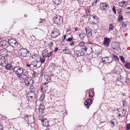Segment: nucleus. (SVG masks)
<instances>
[{
	"label": "nucleus",
	"instance_id": "50",
	"mask_svg": "<svg viewBox=\"0 0 130 130\" xmlns=\"http://www.w3.org/2000/svg\"><path fill=\"white\" fill-rule=\"evenodd\" d=\"M48 46L50 48H52V46L53 45V43L52 42H50L48 44Z\"/></svg>",
	"mask_w": 130,
	"mask_h": 130
},
{
	"label": "nucleus",
	"instance_id": "1",
	"mask_svg": "<svg viewBox=\"0 0 130 130\" xmlns=\"http://www.w3.org/2000/svg\"><path fill=\"white\" fill-rule=\"evenodd\" d=\"M8 46L9 48L11 47L12 48L17 47L18 45V43L14 39L11 38L9 39L8 41Z\"/></svg>",
	"mask_w": 130,
	"mask_h": 130
},
{
	"label": "nucleus",
	"instance_id": "15",
	"mask_svg": "<svg viewBox=\"0 0 130 130\" xmlns=\"http://www.w3.org/2000/svg\"><path fill=\"white\" fill-rule=\"evenodd\" d=\"M44 78L46 80V82H47V83H49L52 81L50 75H47L45 74L44 75Z\"/></svg>",
	"mask_w": 130,
	"mask_h": 130
},
{
	"label": "nucleus",
	"instance_id": "39",
	"mask_svg": "<svg viewBox=\"0 0 130 130\" xmlns=\"http://www.w3.org/2000/svg\"><path fill=\"white\" fill-rule=\"evenodd\" d=\"M92 16L93 18L95 20V21H97L98 22V17L94 15H92Z\"/></svg>",
	"mask_w": 130,
	"mask_h": 130
},
{
	"label": "nucleus",
	"instance_id": "35",
	"mask_svg": "<svg viewBox=\"0 0 130 130\" xmlns=\"http://www.w3.org/2000/svg\"><path fill=\"white\" fill-rule=\"evenodd\" d=\"M45 59L44 58H42V57H40V60L41 64H43L44 63Z\"/></svg>",
	"mask_w": 130,
	"mask_h": 130
},
{
	"label": "nucleus",
	"instance_id": "52",
	"mask_svg": "<svg viewBox=\"0 0 130 130\" xmlns=\"http://www.w3.org/2000/svg\"><path fill=\"white\" fill-rule=\"evenodd\" d=\"M53 53V51H51L49 53L48 52L47 55V57L48 58L50 57V56Z\"/></svg>",
	"mask_w": 130,
	"mask_h": 130
},
{
	"label": "nucleus",
	"instance_id": "61",
	"mask_svg": "<svg viewBox=\"0 0 130 130\" xmlns=\"http://www.w3.org/2000/svg\"><path fill=\"white\" fill-rule=\"evenodd\" d=\"M92 33H88L87 34V36L89 37H91L92 36Z\"/></svg>",
	"mask_w": 130,
	"mask_h": 130
},
{
	"label": "nucleus",
	"instance_id": "22",
	"mask_svg": "<svg viewBox=\"0 0 130 130\" xmlns=\"http://www.w3.org/2000/svg\"><path fill=\"white\" fill-rule=\"evenodd\" d=\"M60 35V33H59L58 34L57 33H51V37L53 38H55Z\"/></svg>",
	"mask_w": 130,
	"mask_h": 130
},
{
	"label": "nucleus",
	"instance_id": "38",
	"mask_svg": "<svg viewBox=\"0 0 130 130\" xmlns=\"http://www.w3.org/2000/svg\"><path fill=\"white\" fill-rule=\"evenodd\" d=\"M34 55H32V56L31 57L34 60L36 59L37 58V54L35 53H34Z\"/></svg>",
	"mask_w": 130,
	"mask_h": 130
},
{
	"label": "nucleus",
	"instance_id": "28",
	"mask_svg": "<svg viewBox=\"0 0 130 130\" xmlns=\"http://www.w3.org/2000/svg\"><path fill=\"white\" fill-rule=\"evenodd\" d=\"M28 77L27 75L24 74H23L21 80L22 81H23L24 82L25 81V80H26Z\"/></svg>",
	"mask_w": 130,
	"mask_h": 130
},
{
	"label": "nucleus",
	"instance_id": "3",
	"mask_svg": "<svg viewBox=\"0 0 130 130\" xmlns=\"http://www.w3.org/2000/svg\"><path fill=\"white\" fill-rule=\"evenodd\" d=\"M102 63L104 64L108 63L109 64L112 62L113 60L112 57L106 56V57H102L101 59Z\"/></svg>",
	"mask_w": 130,
	"mask_h": 130
},
{
	"label": "nucleus",
	"instance_id": "64",
	"mask_svg": "<svg viewBox=\"0 0 130 130\" xmlns=\"http://www.w3.org/2000/svg\"><path fill=\"white\" fill-rule=\"evenodd\" d=\"M58 47H56L55 49L54 50V52H56L58 50Z\"/></svg>",
	"mask_w": 130,
	"mask_h": 130
},
{
	"label": "nucleus",
	"instance_id": "14",
	"mask_svg": "<svg viewBox=\"0 0 130 130\" xmlns=\"http://www.w3.org/2000/svg\"><path fill=\"white\" fill-rule=\"evenodd\" d=\"M104 41L103 44L105 46L108 47L109 46L110 39L107 37L104 38Z\"/></svg>",
	"mask_w": 130,
	"mask_h": 130
},
{
	"label": "nucleus",
	"instance_id": "42",
	"mask_svg": "<svg viewBox=\"0 0 130 130\" xmlns=\"http://www.w3.org/2000/svg\"><path fill=\"white\" fill-rule=\"evenodd\" d=\"M93 21L94 22L91 21H90L89 22L90 24L93 25L94 24H96L98 23L97 21H95V20H94Z\"/></svg>",
	"mask_w": 130,
	"mask_h": 130
},
{
	"label": "nucleus",
	"instance_id": "43",
	"mask_svg": "<svg viewBox=\"0 0 130 130\" xmlns=\"http://www.w3.org/2000/svg\"><path fill=\"white\" fill-rule=\"evenodd\" d=\"M85 30L86 31V32H91V31H90V28L88 27H87L85 28Z\"/></svg>",
	"mask_w": 130,
	"mask_h": 130
},
{
	"label": "nucleus",
	"instance_id": "40",
	"mask_svg": "<svg viewBox=\"0 0 130 130\" xmlns=\"http://www.w3.org/2000/svg\"><path fill=\"white\" fill-rule=\"evenodd\" d=\"M38 110L39 112L41 114H42V113H44L43 111L44 110V109L38 108Z\"/></svg>",
	"mask_w": 130,
	"mask_h": 130
},
{
	"label": "nucleus",
	"instance_id": "10",
	"mask_svg": "<svg viewBox=\"0 0 130 130\" xmlns=\"http://www.w3.org/2000/svg\"><path fill=\"white\" fill-rule=\"evenodd\" d=\"M48 83H45L41 86V91L42 92H44L47 90L48 87Z\"/></svg>",
	"mask_w": 130,
	"mask_h": 130
},
{
	"label": "nucleus",
	"instance_id": "17",
	"mask_svg": "<svg viewBox=\"0 0 130 130\" xmlns=\"http://www.w3.org/2000/svg\"><path fill=\"white\" fill-rule=\"evenodd\" d=\"M27 94L29 96H34V97L36 98L37 97V95L36 93L34 91H30L27 93Z\"/></svg>",
	"mask_w": 130,
	"mask_h": 130
},
{
	"label": "nucleus",
	"instance_id": "60",
	"mask_svg": "<svg viewBox=\"0 0 130 130\" xmlns=\"http://www.w3.org/2000/svg\"><path fill=\"white\" fill-rule=\"evenodd\" d=\"M110 123H111L112 127H113L115 125V123L114 122L112 121H110Z\"/></svg>",
	"mask_w": 130,
	"mask_h": 130
},
{
	"label": "nucleus",
	"instance_id": "6",
	"mask_svg": "<svg viewBox=\"0 0 130 130\" xmlns=\"http://www.w3.org/2000/svg\"><path fill=\"white\" fill-rule=\"evenodd\" d=\"M8 44V41H7L6 40L0 39V45L4 47V48H9Z\"/></svg>",
	"mask_w": 130,
	"mask_h": 130
},
{
	"label": "nucleus",
	"instance_id": "19",
	"mask_svg": "<svg viewBox=\"0 0 130 130\" xmlns=\"http://www.w3.org/2000/svg\"><path fill=\"white\" fill-rule=\"evenodd\" d=\"M86 52L87 54L89 55L91 54L92 52V48L91 47L88 45L87 46L86 50Z\"/></svg>",
	"mask_w": 130,
	"mask_h": 130
},
{
	"label": "nucleus",
	"instance_id": "45",
	"mask_svg": "<svg viewBox=\"0 0 130 130\" xmlns=\"http://www.w3.org/2000/svg\"><path fill=\"white\" fill-rule=\"evenodd\" d=\"M91 13V11L90 10L86 11V13L87 16H90V14Z\"/></svg>",
	"mask_w": 130,
	"mask_h": 130
},
{
	"label": "nucleus",
	"instance_id": "63",
	"mask_svg": "<svg viewBox=\"0 0 130 130\" xmlns=\"http://www.w3.org/2000/svg\"><path fill=\"white\" fill-rule=\"evenodd\" d=\"M112 10L113 11H114L116 10V8L115 6H113V7L112 8Z\"/></svg>",
	"mask_w": 130,
	"mask_h": 130
},
{
	"label": "nucleus",
	"instance_id": "36",
	"mask_svg": "<svg viewBox=\"0 0 130 130\" xmlns=\"http://www.w3.org/2000/svg\"><path fill=\"white\" fill-rule=\"evenodd\" d=\"M119 58H120L121 61L123 63H124L125 62V59L122 56H119Z\"/></svg>",
	"mask_w": 130,
	"mask_h": 130
},
{
	"label": "nucleus",
	"instance_id": "62",
	"mask_svg": "<svg viewBox=\"0 0 130 130\" xmlns=\"http://www.w3.org/2000/svg\"><path fill=\"white\" fill-rule=\"evenodd\" d=\"M119 5L120 6H121L122 7H123V4H122V2H119Z\"/></svg>",
	"mask_w": 130,
	"mask_h": 130
},
{
	"label": "nucleus",
	"instance_id": "5",
	"mask_svg": "<svg viewBox=\"0 0 130 130\" xmlns=\"http://www.w3.org/2000/svg\"><path fill=\"white\" fill-rule=\"evenodd\" d=\"M33 80L32 79V78L30 77H28L27 78L24 82L25 85L27 86H29L31 85L33 83Z\"/></svg>",
	"mask_w": 130,
	"mask_h": 130
},
{
	"label": "nucleus",
	"instance_id": "21",
	"mask_svg": "<svg viewBox=\"0 0 130 130\" xmlns=\"http://www.w3.org/2000/svg\"><path fill=\"white\" fill-rule=\"evenodd\" d=\"M81 51H74V55H76L77 57L80 56H82Z\"/></svg>",
	"mask_w": 130,
	"mask_h": 130
},
{
	"label": "nucleus",
	"instance_id": "55",
	"mask_svg": "<svg viewBox=\"0 0 130 130\" xmlns=\"http://www.w3.org/2000/svg\"><path fill=\"white\" fill-rule=\"evenodd\" d=\"M122 25L123 26H124V27H126L127 25V23L126 22H122Z\"/></svg>",
	"mask_w": 130,
	"mask_h": 130
},
{
	"label": "nucleus",
	"instance_id": "2",
	"mask_svg": "<svg viewBox=\"0 0 130 130\" xmlns=\"http://www.w3.org/2000/svg\"><path fill=\"white\" fill-rule=\"evenodd\" d=\"M54 23L58 25H60L63 23L62 18L61 16L56 15L53 19Z\"/></svg>",
	"mask_w": 130,
	"mask_h": 130
},
{
	"label": "nucleus",
	"instance_id": "4",
	"mask_svg": "<svg viewBox=\"0 0 130 130\" xmlns=\"http://www.w3.org/2000/svg\"><path fill=\"white\" fill-rule=\"evenodd\" d=\"M19 52L20 53L21 56L23 57L27 56V54L29 53V51L26 48H22L19 49Z\"/></svg>",
	"mask_w": 130,
	"mask_h": 130
},
{
	"label": "nucleus",
	"instance_id": "25",
	"mask_svg": "<svg viewBox=\"0 0 130 130\" xmlns=\"http://www.w3.org/2000/svg\"><path fill=\"white\" fill-rule=\"evenodd\" d=\"M78 35L80 39L82 40L84 38L86 35L85 33H80Z\"/></svg>",
	"mask_w": 130,
	"mask_h": 130
},
{
	"label": "nucleus",
	"instance_id": "53",
	"mask_svg": "<svg viewBox=\"0 0 130 130\" xmlns=\"http://www.w3.org/2000/svg\"><path fill=\"white\" fill-rule=\"evenodd\" d=\"M84 45V43L83 42H80L78 46L80 47L83 46Z\"/></svg>",
	"mask_w": 130,
	"mask_h": 130
},
{
	"label": "nucleus",
	"instance_id": "57",
	"mask_svg": "<svg viewBox=\"0 0 130 130\" xmlns=\"http://www.w3.org/2000/svg\"><path fill=\"white\" fill-rule=\"evenodd\" d=\"M70 44L71 46H74V41H72L70 43Z\"/></svg>",
	"mask_w": 130,
	"mask_h": 130
},
{
	"label": "nucleus",
	"instance_id": "26",
	"mask_svg": "<svg viewBox=\"0 0 130 130\" xmlns=\"http://www.w3.org/2000/svg\"><path fill=\"white\" fill-rule=\"evenodd\" d=\"M53 1L55 5H58L61 3V0H53Z\"/></svg>",
	"mask_w": 130,
	"mask_h": 130
},
{
	"label": "nucleus",
	"instance_id": "41",
	"mask_svg": "<svg viewBox=\"0 0 130 130\" xmlns=\"http://www.w3.org/2000/svg\"><path fill=\"white\" fill-rule=\"evenodd\" d=\"M114 27L112 25V24H111L109 25V30L111 31L113 30Z\"/></svg>",
	"mask_w": 130,
	"mask_h": 130
},
{
	"label": "nucleus",
	"instance_id": "58",
	"mask_svg": "<svg viewBox=\"0 0 130 130\" xmlns=\"http://www.w3.org/2000/svg\"><path fill=\"white\" fill-rule=\"evenodd\" d=\"M122 2L123 6H126L127 4V3L126 1H122Z\"/></svg>",
	"mask_w": 130,
	"mask_h": 130
},
{
	"label": "nucleus",
	"instance_id": "51",
	"mask_svg": "<svg viewBox=\"0 0 130 130\" xmlns=\"http://www.w3.org/2000/svg\"><path fill=\"white\" fill-rule=\"evenodd\" d=\"M44 19L42 20V19H40L38 20V23H39L41 24L42 23V22H43L44 21Z\"/></svg>",
	"mask_w": 130,
	"mask_h": 130
},
{
	"label": "nucleus",
	"instance_id": "12",
	"mask_svg": "<svg viewBox=\"0 0 130 130\" xmlns=\"http://www.w3.org/2000/svg\"><path fill=\"white\" fill-rule=\"evenodd\" d=\"M92 103V101L91 99H88L85 101L84 105L86 107V108H88L89 107Z\"/></svg>",
	"mask_w": 130,
	"mask_h": 130
},
{
	"label": "nucleus",
	"instance_id": "13",
	"mask_svg": "<svg viewBox=\"0 0 130 130\" xmlns=\"http://www.w3.org/2000/svg\"><path fill=\"white\" fill-rule=\"evenodd\" d=\"M41 122L44 126L48 127L50 125H49V121L46 119H41Z\"/></svg>",
	"mask_w": 130,
	"mask_h": 130
},
{
	"label": "nucleus",
	"instance_id": "44",
	"mask_svg": "<svg viewBox=\"0 0 130 130\" xmlns=\"http://www.w3.org/2000/svg\"><path fill=\"white\" fill-rule=\"evenodd\" d=\"M123 106L124 107H126L127 105V103L126 101H125L123 102Z\"/></svg>",
	"mask_w": 130,
	"mask_h": 130
},
{
	"label": "nucleus",
	"instance_id": "37",
	"mask_svg": "<svg viewBox=\"0 0 130 130\" xmlns=\"http://www.w3.org/2000/svg\"><path fill=\"white\" fill-rule=\"evenodd\" d=\"M48 52V51L46 50H43L42 52V54L44 55H47Z\"/></svg>",
	"mask_w": 130,
	"mask_h": 130
},
{
	"label": "nucleus",
	"instance_id": "24",
	"mask_svg": "<svg viewBox=\"0 0 130 130\" xmlns=\"http://www.w3.org/2000/svg\"><path fill=\"white\" fill-rule=\"evenodd\" d=\"M19 67V66H15L12 68L13 72H14L16 75L17 74V72H18Z\"/></svg>",
	"mask_w": 130,
	"mask_h": 130
},
{
	"label": "nucleus",
	"instance_id": "9",
	"mask_svg": "<svg viewBox=\"0 0 130 130\" xmlns=\"http://www.w3.org/2000/svg\"><path fill=\"white\" fill-rule=\"evenodd\" d=\"M25 119L26 121H28L30 124H32L34 122V118L32 116H26L25 117Z\"/></svg>",
	"mask_w": 130,
	"mask_h": 130
},
{
	"label": "nucleus",
	"instance_id": "48",
	"mask_svg": "<svg viewBox=\"0 0 130 130\" xmlns=\"http://www.w3.org/2000/svg\"><path fill=\"white\" fill-rule=\"evenodd\" d=\"M86 47H87V46H85L84 48H82V50H81V51L82 52H86Z\"/></svg>",
	"mask_w": 130,
	"mask_h": 130
},
{
	"label": "nucleus",
	"instance_id": "11",
	"mask_svg": "<svg viewBox=\"0 0 130 130\" xmlns=\"http://www.w3.org/2000/svg\"><path fill=\"white\" fill-rule=\"evenodd\" d=\"M7 50L4 48L0 50V56L4 57L6 56L7 54Z\"/></svg>",
	"mask_w": 130,
	"mask_h": 130
},
{
	"label": "nucleus",
	"instance_id": "7",
	"mask_svg": "<svg viewBox=\"0 0 130 130\" xmlns=\"http://www.w3.org/2000/svg\"><path fill=\"white\" fill-rule=\"evenodd\" d=\"M111 47L113 49L119 51L120 50V45L118 43L114 42L112 43Z\"/></svg>",
	"mask_w": 130,
	"mask_h": 130
},
{
	"label": "nucleus",
	"instance_id": "33",
	"mask_svg": "<svg viewBox=\"0 0 130 130\" xmlns=\"http://www.w3.org/2000/svg\"><path fill=\"white\" fill-rule=\"evenodd\" d=\"M45 72V71L44 68H41V69L40 71V76H43L44 73Z\"/></svg>",
	"mask_w": 130,
	"mask_h": 130
},
{
	"label": "nucleus",
	"instance_id": "46",
	"mask_svg": "<svg viewBox=\"0 0 130 130\" xmlns=\"http://www.w3.org/2000/svg\"><path fill=\"white\" fill-rule=\"evenodd\" d=\"M126 128V130H129L130 129V123L128 124H127Z\"/></svg>",
	"mask_w": 130,
	"mask_h": 130
},
{
	"label": "nucleus",
	"instance_id": "27",
	"mask_svg": "<svg viewBox=\"0 0 130 130\" xmlns=\"http://www.w3.org/2000/svg\"><path fill=\"white\" fill-rule=\"evenodd\" d=\"M63 51L65 52L64 53L66 54H71V52L70 51H69V49H64L63 50Z\"/></svg>",
	"mask_w": 130,
	"mask_h": 130
},
{
	"label": "nucleus",
	"instance_id": "23",
	"mask_svg": "<svg viewBox=\"0 0 130 130\" xmlns=\"http://www.w3.org/2000/svg\"><path fill=\"white\" fill-rule=\"evenodd\" d=\"M124 19L123 17L122 14H119L118 18V21L120 22H121Z\"/></svg>",
	"mask_w": 130,
	"mask_h": 130
},
{
	"label": "nucleus",
	"instance_id": "32",
	"mask_svg": "<svg viewBox=\"0 0 130 130\" xmlns=\"http://www.w3.org/2000/svg\"><path fill=\"white\" fill-rule=\"evenodd\" d=\"M39 108L44 110L45 107L43 103L41 102V103L39 105Z\"/></svg>",
	"mask_w": 130,
	"mask_h": 130
},
{
	"label": "nucleus",
	"instance_id": "54",
	"mask_svg": "<svg viewBox=\"0 0 130 130\" xmlns=\"http://www.w3.org/2000/svg\"><path fill=\"white\" fill-rule=\"evenodd\" d=\"M40 66H39L37 67V64H36L34 65L33 66V67L35 69H38V68H39L40 67Z\"/></svg>",
	"mask_w": 130,
	"mask_h": 130
},
{
	"label": "nucleus",
	"instance_id": "18",
	"mask_svg": "<svg viewBox=\"0 0 130 130\" xmlns=\"http://www.w3.org/2000/svg\"><path fill=\"white\" fill-rule=\"evenodd\" d=\"M56 66V65L54 63H51L49 66V68L51 71H53L54 70V69H55Z\"/></svg>",
	"mask_w": 130,
	"mask_h": 130
},
{
	"label": "nucleus",
	"instance_id": "30",
	"mask_svg": "<svg viewBox=\"0 0 130 130\" xmlns=\"http://www.w3.org/2000/svg\"><path fill=\"white\" fill-rule=\"evenodd\" d=\"M11 66L10 64H9L6 65L5 66V69L7 70H10L11 68Z\"/></svg>",
	"mask_w": 130,
	"mask_h": 130
},
{
	"label": "nucleus",
	"instance_id": "16",
	"mask_svg": "<svg viewBox=\"0 0 130 130\" xmlns=\"http://www.w3.org/2000/svg\"><path fill=\"white\" fill-rule=\"evenodd\" d=\"M34 96L28 95V96L27 95L26 97L28 99V101L31 102L34 101L36 98Z\"/></svg>",
	"mask_w": 130,
	"mask_h": 130
},
{
	"label": "nucleus",
	"instance_id": "34",
	"mask_svg": "<svg viewBox=\"0 0 130 130\" xmlns=\"http://www.w3.org/2000/svg\"><path fill=\"white\" fill-rule=\"evenodd\" d=\"M112 55L114 59V60L116 61H119V59L118 57L116 56L115 54H112Z\"/></svg>",
	"mask_w": 130,
	"mask_h": 130
},
{
	"label": "nucleus",
	"instance_id": "59",
	"mask_svg": "<svg viewBox=\"0 0 130 130\" xmlns=\"http://www.w3.org/2000/svg\"><path fill=\"white\" fill-rule=\"evenodd\" d=\"M17 75V77H18L19 78H20V79L21 80V79L22 77L23 74H20V75Z\"/></svg>",
	"mask_w": 130,
	"mask_h": 130
},
{
	"label": "nucleus",
	"instance_id": "20",
	"mask_svg": "<svg viewBox=\"0 0 130 130\" xmlns=\"http://www.w3.org/2000/svg\"><path fill=\"white\" fill-rule=\"evenodd\" d=\"M23 73V68L19 67L17 72V75H19Z\"/></svg>",
	"mask_w": 130,
	"mask_h": 130
},
{
	"label": "nucleus",
	"instance_id": "8",
	"mask_svg": "<svg viewBox=\"0 0 130 130\" xmlns=\"http://www.w3.org/2000/svg\"><path fill=\"white\" fill-rule=\"evenodd\" d=\"M100 7L101 9L106 10L108 9L109 6L107 3H103L100 4Z\"/></svg>",
	"mask_w": 130,
	"mask_h": 130
},
{
	"label": "nucleus",
	"instance_id": "31",
	"mask_svg": "<svg viewBox=\"0 0 130 130\" xmlns=\"http://www.w3.org/2000/svg\"><path fill=\"white\" fill-rule=\"evenodd\" d=\"M124 66L125 67L126 69H130V63L129 62H126L124 65Z\"/></svg>",
	"mask_w": 130,
	"mask_h": 130
},
{
	"label": "nucleus",
	"instance_id": "29",
	"mask_svg": "<svg viewBox=\"0 0 130 130\" xmlns=\"http://www.w3.org/2000/svg\"><path fill=\"white\" fill-rule=\"evenodd\" d=\"M45 94H42L41 95V96L39 99L40 102H43L45 98L44 97Z\"/></svg>",
	"mask_w": 130,
	"mask_h": 130
},
{
	"label": "nucleus",
	"instance_id": "49",
	"mask_svg": "<svg viewBox=\"0 0 130 130\" xmlns=\"http://www.w3.org/2000/svg\"><path fill=\"white\" fill-rule=\"evenodd\" d=\"M73 39L72 36H71V38H69L68 39L66 40V41L67 42H70L72 41Z\"/></svg>",
	"mask_w": 130,
	"mask_h": 130
},
{
	"label": "nucleus",
	"instance_id": "47",
	"mask_svg": "<svg viewBox=\"0 0 130 130\" xmlns=\"http://www.w3.org/2000/svg\"><path fill=\"white\" fill-rule=\"evenodd\" d=\"M50 76L51 80L52 79L53 80V79H54V78H56V76L54 75V74H52L50 75Z\"/></svg>",
	"mask_w": 130,
	"mask_h": 130
},
{
	"label": "nucleus",
	"instance_id": "56",
	"mask_svg": "<svg viewBox=\"0 0 130 130\" xmlns=\"http://www.w3.org/2000/svg\"><path fill=\"white\" fill-rule=\"evenodd\" d=\"M73 29L74 30L73 31L75 32V31H78V32H79V31L80 30V29H78L77 28H74Z\"/></svg>",
	"mask_w": 130,
	"mask_h": 130
}]
</instances>
